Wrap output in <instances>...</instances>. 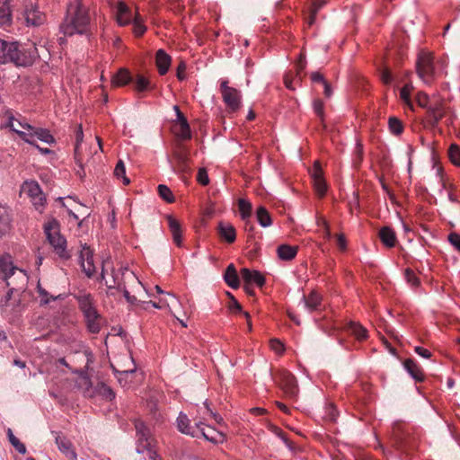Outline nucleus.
Wrapping results in <instances>:
<instances>
[{
  "instance_id": "f257e3e1",
  "label": "nucleus",
  "mask_w": 460,
  "mask_h": 460,
  "mask_svg": "<svg viewBox=\"0 0 460 460\" xmlns=\"http://www.w3.org/2000/svg\"><path fill=\"white\" fill-rule=\"evenodd\" d=\"M90 22L88 10L83 4L82 0H73L67 4L66 15L60 25V31L66 36L88 35Z\"/></svg>"
},
{
  "instance_id": "f03ea898",
  "label": "nucleus",
  "mask_w": 460,
  "mask_h": 460,
  "mask_svg": "<svg viewBox=\"0 0 460 460\" xmlns=\"http://www.w3.org/2000/svg\"><path fill=\"white\" fill-rule=\"evenodd\" d=\"M40 58L34 44L23 46L0 39V64L13 63L16 66H30Z\"/></svg>"
},
{
  "instance_id": "7ed1b4c3",
  "label": "nucleus",
  "mask_w": 460,
  "mask_h": 460,
  "mask_svg": "<svg viewBox=\"0 0 460 460\" xmlns=\"http://www.w3.org/2000/svg\"><path fill=\"white\" fill-rule=\"evenodd\" d=\"M0 279L5 281L6 286L25 287L28 276L22 270L13 265L10 256L0 257Z\"/></svg>"
},
{
  "instance_id": "20e7f679",
  "label": "nucleus",
  "mask_w": 460,
  "mask_h": 460,
  "mask_svg": "<svg viewBox=\"0 0 460 460\" xmlns=\"http://www.w3.org/2000/svg\"><path fill=\"white\" fill-rule=\"evenodd\" d=\"M44 232L50 245L55 252L64 260L70 258L69 252L66 251V241L58 231V224L56 220L49 222L44 226Z\"/></svg>"
},
{
  "instance_id": "39448f33",
  "label": "nucleus",
  "mask_w": 460,
  "mask_h": 460,
  "mask_svg": "<svg viewBox=\"0 0 460 460\" xmlns=\"http://www.w3.org/2000/svg\"><path fill=\"white\" fill-rule=\"evenodd\" d=\"M416 71L419 77L425 83L430 84L434 78L435 68L433 57L430 53L420 52L416 61Z\"/></svg>"
},
{
  "instance_id": "423d86ee",
  "label": "nucleus",
  "mask_w": 460,
  "mask_h": 460,
  "mask_svg": "<svg viewBox=\"0 0 460 460\" xmlns=\"http://www.w3.org/2000/svg\"><path fill=\"white\" fill-rule=\"evenodd\" d=\"M220 92L224 102L231 112L237 111L241 107V93L234 87L228 86L227 80L220 82Z\"/></svg>"
},
{
  "instance_id": "0eeeda50",
  "label": "nucleus",
  "mask_w": 460,
  "mask_h": 460,
  "mask_svg": "<svg viewBox=\"0 0 460 460\" xmlns=\"http://www.w3.org/2000/svg\"><path fill=\"white\" fill-rule=\"evenodd\" d=\"M137 454H146L147 450L154 447V438H152L150 429L142 421L135 423Z\"/></svg>"
},
{
  "instance_id": "6e6552de",
  "label": "nucleus",
  "mask_w": 460,
  "mask_h": 460,
  "mask_svg": "<svg viewBox=\"0 0 460 460\" xmlns=\"http://www.w3.org/2000/svg\"><path fill=\"white\" fill-rule=\"evenodd\" d=\"M446 107L444 101L433 100L427 110V119L432 128H436L440 119L445 116Z\"/></svg>"
},
{
  "instance_id": "1a4fd4ad",
  "label": "nucleus",
  "mask_w": 460,
  "mask_h": 460,
  "mask_svg": "<svg viewBox=\"0 0 460 460\" xmlns=\"http://www.w3.org/2000/svg\"><path fill=\"white\" fill-rule=\"evenodd\" d=\"M279 382L285 394L290 398L298 394V386L296 377L288 371L283 370L279 374Z\"/></svg>"
},
{
  "instance_id": "9d476101",
  "label": "nucleus",
  "mask_w": 460,
  "mask_h": 460,
  "mask_svg": "<svg viewBox=\"0 0 460 460\" xmlns=\"http://www.w3.org/2000/svg\"><path fill=\"white\" fill-rule=\"evenodd\" d=\"M314 190L319 197H323L327 191V185L323 178V172L320 162L315 161L313 169L310 171Z\"/></svg>"
},
{
  "instance_id": "9b49d317",
  "label": "nucleus",
  "mask_w": 460,
  "mask_h": 460,
  "mask_svg": "<svg viewBox=\"0 0 460 460\" xmlns=\"http://www.w3.org/2000/svg\"><path fill=\"white\" fill-rule=\"evenodd\" d=\"M199 424L200 423H196L194 426H190L189 418L187 415L181 412L177 418L178 429L181 433L191 436L193 438H198L199 436Z\"/></svg>"
},
{
  "instance_id": "f8f14e48",
  "label": "nucleus",
  "mask_w": 460,
  "mask_h": 460,
  "mask_svg": "<svg viewBox=\"0 0 460 460\" xmlns=\"http://www.w3.org/2000/svg\"><path fill=\"white\" fill-rule=\"evenodd\" d=\"M80 261L84 272L87 277H92L95 272L93 253L89 247H84L80 252Z\"/></svg>"
},
{
  "instance_id": "ddd939ff",
  "label": "nucleus",
  "mask_w": 460,
  "mask_h": 460,
  "mask_svg": "<svg viewBox=\"0 0 460 460\" xmlns=\"http://www.w3.org/2000/svg\"><path fill=\"white\" fill-rule=\"evenodd\" d=\"M240 274L244 283L251 285L255 284L260 288L265 284V278L258 270H251L247 268H243Z\"/></svg>"
},
{
  "instance_id": "4468645a",
  "label": "nucleus",
  "mask_w": 460,
  "mask_h": 460,
  "mask_svg": "<svg viewBox=\"0 0 460 460\" xmlns=\"http://www.w3.org/2000/svg\"><path fill=\"white\" fill-rule=\"evenodd\" d=\"M56 443L58 445V449L66 455V457L71 460H75L77 456L75 451L74 450L72 442L64 436H57Z\"/></svg>"
},
{
  "instance_id": "2eb2a0df",
  "label": "nucleus",
  "mask_w": 460,
  "mask_h": 460,
  "mask_svg": "<svg viewBox=\"0 0 460 460\" xmlns=\"http://www.w3.org/2000/svg\"><path fill=\"white\" fill-rule=\"evenodd\" d=\"M302 300L305 308L309 312L319 311L322 309V296L314 290L311 291L308 296H303Z\"/></svg>"
},
{
  "instance_id": "dca6fc26",
  "label": "nucleus",
  "mask_w": 460,
  "mask_h": 460,
  "mask_svg": "<svg viewBox=\"0 0 460 460\" xmlns=\"http://www.w3.org/2000/svg\"><path fill=\"white\" fill-rule=\"evenodd\" d=\"M171 57L162 49H158L155 54V64L161 75H165L171 66Z\"/></svg>"
},
{
  "instance_id": "f3484780",
  "label": "nucleus",
  "mask_w": 460,
  "mask_h": 460,
  "mask_svg": "<svg viewBox=\"0 0 460 460\" xmlns=\"http://www.w3.org/2000/svg\"><path fill=\"white\" fill-rule=\"evenodd\" d=\"M22 128L30 130L31 135H33L42 142H45L47 144H54L56 142L54 137L50 134L49 130L46 128H34L30 124H25L22 126Z\"/></svg>"
},
{
  "instance_id": "a211bd4d",
  "label": "nucleus",
  "mask_w": 460,
  "mask_h": 460,
  "mask_svg": "<svg viewBox=\"0 0 460 460\" xmlns=\"http://www.w3.org/2000/svg\"><path fill=\"white\" fill-rule=\"evenodd\" d=\"M116 14H117L118 23L120 26H126V25L129 24L134 19V17L131 14L130 9L123 2L118 3Z\"/></svg>"
},
{
  "instance_id": "6ab92c4d",
  "label": "nucleus",
  "mask_w": 460,
  "mask_h": 460,
  "mask_svg": "<svg viewBox=\"0 0 460 460\" xmlns=\"http://www.w3.org/2000/svg\"><path fill=\"white\" fill-rule=\"evenodd\" d=\"M403 367L416 382H422L424 380L422 368L413 359H405L403 362Z\"/></svg>"
},
{
  "instance_id": "aec40b11",
  "label": "nucleus",
  "mask_w": 460,
  "mask_h": 460,
  "mask_svg": "<svg viewBox=\"0 0 460 460\" xmlns=\"http://www.w3.org/2000/svg\"><path fill=\"white\" fill-rule=\"evenodd\" d=\"M11 0H0V25L9 26L12 23Z\"/></svg>"
},
{
  "instance_id": "412c9836",
  "label": "nucleus",
  "mask_w": 460,
  "mask_h": 460,
  "mask_svg": "<svg viewBox=\"0 0 460 460\" xmlns=\"http://www.w3.org/2000/svg\"><path fill=\"white\" fill-rule=\"evenodd\" d=\"M218 234L222 239H224L226 242L232 243L236 239V233L234 227L228 223L220 222L218 224Z\"/></svg>"
},
{
  "instance_id": "4be33fe9",
  "label": "nucleus",
  "mask_w": 460,
  "mask_h": 460,
  "mask_svg": "<svg viewBox=\"0 0 460 460\" xmlns=\"http://www.w3.org/2000/svg\"><path fill=\"white\" fill-rule=\"evenodd\" d=\"M26 22L31 25H40L42 23V16L40 12L31 3L24 11Z\"/></svg>"
},
{
  "instance_id": "5701e85b",
  "label": "nucleus",
  "mask_w": 460,
  "mask_h": 460,
  "mask_svg": "<svg viewBox=\"0 0 460 460\" xmlns=\"http://www.w3.org/2000/svg\"><path fill=\"white\" fill-rule=\"evenodd\" d=\"M166 219L168 221V226L170 231L172 234L173 242L177 246H181L182 243L181 239V227L179 221L174 218L172 215H167Z\"/></svg>"
},
{
  "instance_id": "b1692460",
  "label": "nucleus",
  "mask_w": 460,
  "mask_h": 460,
  "mask_svg": "<svg viewBox=\"0 0 460 460\" xmlns=\"http://www.w3.org/2000/svg\"><path fill=\"white\" fill-rule=\"evenodd\" d=\"M12 227V218L6 207L0 205V239L6 234Z\"/></svg>"
},
{
  "instance_id": "393cba45",
  "label": "nucleus",
  "mask_w": 460,
  "mask_h": 460,
  "mask_svg": "<svg viewBox=\"0 0 460 460\" xmlns=\"http://www.w3.org/2000/svg\"><path fill=\"white\" fill-rule=\"evenodd\" d=\"M224 280L232 288H238L240 286V279L236 269L233 263L229 264L224 273Z\"/></svg>"
},
{
  "instance_id": "a878e982",
  "label": "nucleus",
  "mask_w": 460,
  "mask_h": 460,
  "mask_svg": "<svg viewBox=\"0 0 460 460\" xmlns=\"http://www.w3.org/2000/svg\"><path fill=\"white\" fill-rule=\"evenodd\" d=\"M379 238L383 244L388 248L394 247L397 241L395 232L389 226L380 229Z\"/></svg>"
},
{
  "instance_id": "bb28decb",
  "label": "nucleus",
  "mask_w": 460,
  "mask_h": 460,
  "mask_svg": "<svg viewBox=\"0 0 460 460\" xmlns=\"http://www.w3.org/2000/svg\"><path fill=\"white\" fill-rule=\"evenodd\" d=\"M175 159L174 171L178 172H188L190 171L188 155L184 151H177L173 154Z\"/></svg>"
},
{
  "instance_id": "cd10ccee",
  "label": "nucleus",
  "mask_w": 460,
  "mask_h": 460,
  "mask_svg": "<svg viewBox=\"0 0 460 460\" xmlns=\"http://www.w3.org/2000/svg\"><path fill=\"white\" fill-rule=\"evenodd\" d=\"M199 435H201L205 439L215 444L223 443L225 441V435L222 432H219L210 427L208 430H205L201 428V423L199 424Z\"/></svg>"
},
{
  "instance_id": "c85d7f7f",
  "label": "nucleus",
  "mask_w": 460,
  "mask_h": 460,
  "mask_svg": "<svg viewBox=\"0 0 460 460\" xmlns=\"http://www.w3.org/2000/svg\"><path fill=\"white\" fill-rule=\"evenodd\" d=\"M172 131L174 135L180 139L187 140L190 139L191 137L190 127L188 120H184L181 123H174Z\"/></svg>"
},
{
  "instance_id": "c756f323",
  "label": "nucleus",
  "mask_w": 460,
  "mask_h": 460,
  "mask_svg": "<svg viewBox=\"0 0 460 460\" xmlns=\"http://www.w3.org/2000/svg\"><path fill=\"white\" fill-rule=\"evenodd\" d=\"M78 386L84 390V395L86 397H93L94 391L93 390L92 381L85 371L79 372Z\"/></svg>"
},
{
  "instance_id": "7c9ffc66",
  "label": "nucleus",
  "mask_w": 460,
  "mask_h": 460,
  "mask_svg": "<svg viewBox=\"0 0 460 460\" xmlns=\"http://www.w3.org/2000/svg\"><path fill=\"white\" fill-rule=\"evenodd\" d=\"M133 368L117 370L114 368L117 379L121 386L127 387L130 384L129 376L136 372V366L132 358H130Z\"/></svg>"
},
{
  "instance_id": "2f4dec72",
  "label": "nucleus",
  "mask_w": 460,
  "mask_h": 460,
  "mask_svg": "<svg viewBox=\"0 0 460 460\" xmlns=\"http://www.w3.org/2000/svg\"><path fill=\"white\" fill-rule=\"evenodd\" d=\"M391 438L394 443V446H396L398 448L406 445V434L402 430L401 424H394L393 426Z\"/></svg>"
},
{
  "instance_id": "473e14b6",
  "label": "nucleus",
  "mask_w": 460,
  "mask_h": 460,
  "mask_svg": "<svg viewBox=\"0 0 460 460\" xmlns=\"http://www.w3.org/2000/svg\"><path fill=\"white\" fill-rule=\"evenodd\" d=\"M278 256L283 261H291L297 253V247L288 244H281L277 249Z\"/></svg>"
},
{
  "instance_id": "72a5a7b5",
  "label": "nucleus",
  "mask_w": 460,
  "mask_h": 460,
  "mask_svg": "<svg viewBox=\"0 0 460 460\" xmlns=\"http://www.w3.org/2000/svg\"><path fill=\"white\" fill-rule=\"evenodd\" d=\"M79 308L83 312L84 315L91 314L92 312L95 311V307L93 305V300L90 295H83L77 296Z\"/></svg>"
},
{
  "instance_id": "f704fd0d",
  "label": "nucleus",
  "mask_w": 460,
  "mask_h": 460,
  "mask_svg": "<svg viewBox=\"0 0 460 460\" xmlns=\"http://www.w3.org/2000/svg\"><path fill=\"white\" fill-rule=\"evenodd\" d=\"M131 80L132 77L129 72L125 68H121L116 75H113L111 83L116 86H123L131 82Z\"/></svg>"
},
{
  "instance_id": "c9c22d12",
  "label": "nucleus",
  "mask_w": 460,
  "mask_h": 460,
  "mask_svg": "<svg viewBox=\"0 0 460 460\" xmlns=\"http://www.w3.org/2000/svg\"><path fill=\"white\" fill-rule=\"evenodd\" d=\"M84 318L86 321L87 328L91 332L97 333L100 332V330H101V324L99 323L100 315L96 310L92 312L91 315H90V314H86L84 316Z\"/></svg>"
},
{
  "instance_id": "e433bc0d",
  "label": "nucleus",
  "mask_w": 460,
  "mask_h": 460,
  "mask_svg": "<svg viewBox=\"0 0 460 460\" xmlns=\"http://www.w3.org/2000/svg\"><path fill=\"white\" fill-rule=\"evenodd\" d=\"M347 330L359 341H362L367 337V329L358 323L349 322L347 324Z\"/></svg>"
},
{
  "instance_id": "4c0bfd02",
  "label": "nucleus",
  "mask_w": 460,
  "mask_h": 460,
  "mask_svg": "<svg viewBox=\"0 0 460 460\" xmlns=\"http://www.w3.org/2000/svg\"><path fill=\"white\" fill-rule=\"evenodd\" d=\"M256 218L260 226L262 227H268L272 224V218L269 211L262 206L257 208Z\"/></svg>"
},
{
  "instance_id": "58836bf2",
  "label": "nucleus",
  "mask_w": 460,
  "mask_h": 460,
  "mask_svg": "<svg viewBox=\"0 0 460 460\" xmlns=\"http://www.w3.org/2000/svg\"><path fill=\"white\" fill-rule=\"evenodd\" d=\"M238 208H239L241 218L243 219V221H247V223H248L249 218H251V215H252L251 202L244 199H240L238 200Z\"/></svg>"
},
{
  "instance_id": "ea45409f",
  "label": "nucleus",
  "mask_w": 460,
  "mask_h": 460,
  "mask_svg": "<svg viewBox=\"0 0 460 460\" xmlns=\"http://www.w3.org/2000/svg\"><path fill=\"white\" fill-rule=\"evenodd\" d=\"M23 190L28 194L31 199L42 193V190L37 181H26Z\"/></svg>"
},
{
  "instance_id": "a19ab883",
  "label": "nucleus",
  "mask_w": 460,
  "mask_h": 460,
  "mask_svg": "<svg viewBox=\"0 0 460 460\" xmlns=\"http://www.w3.org/2000/svg\"><path fill=\"white\" fill-rule=\"evenodd\" d=\"M9 127L10 128L15 132L16 134L19 135V137L23 140L25 141L26 143L35 146V145L37 144L33 139H32V137H34L33 135H31V132L30 133H26L24 131H22V129L20 128H17L14 122L13 121H10L9 122Z\"/></svg>"
},
{
  "instance_id": "79ce46f5",
  "label": "nucleus",
  "mask_w": 460,
  "mask_h": 460,
  "mask_svg": "<svg viewBox=\"0 0 460 460\" xmlns=\"http://www.w3.org/2000/svg\"><path fill=\"white\" fill-rule=\"evenodd\" d=\"M325 4L324 0H314L309 9L308 24L312 25L314 22L316 13Z\"/></svg>"
},
{
  "instance_id": "37998d69",
  "label": "nucleus",
  "mask_w": 460,
  "mask_h": 460,
  "mask_svg": "<svg viewBox=\"0 0 460 460\" xmlns=\"http://www.w3.org/2000/svg\"><path fill=\"white\" fill-rule=\"evenodd\" d=\"M114 175L118 179H122L125 185L130 183V180L126 176V168L122 160H119L114 169Z\"/></svg>"
},
{
  "instance_id": "c03bdc74",
  "label": "nucleus",
  "mask_w": 460,
  "mask_h": 460,
  "mask_svg": "<svg viewBox=\"0 0 460 460\" xmlns=\"http://www.w3.org/2000/svg\"><path fill=\"white\" fill-rule=\"evenodd\" d=\"M388 127L391 131L395 136H399L402 133L403 126L402 121L395 118V117H390L388 119Z\"/></svg>"
},
{
  "instance_id": "a18cd8bd",
  "label": "nucleus",
  "mask_w": 460,
  "mask_h": 460,
  "mask_svg": "<svg viewBox=\"0 0 460 460\" xmlns=\"http://www.w3.org/2000/svg\"><path fill=\"white\" fill-rule=\"evenodd\" d=\"M7 437L12 446L20 453H26V447L13 433L11 429H7Z\"/></svg>"
},
{
  "instance_id": "49530a36",
  "label": "nucleus",
  "mask_w": 460,
  "mask_h": 460,
  "mask_svg": "<svg viewBox=\"0 0 460 460\" xmlns=\"http://www.w3.org/2000/svg\"><path fill=\"white\" fill-rule=\"evenodd\" d=\"M133 31L136 36H142L146 31V27L143 24V19L138 14L136 13L133 19Z\"/></svg>"
},
{
  "instance_id": "de8ad7c7",
  "label": "nucleus",
  "mask_w": 460,
  "mask_h": 460,
  "mask_svg": "<svg viewBox=\"0 0 460 460\" xmlns=\"http://www.w3.org/2000/svg\"><path fill=\"white\" fill-rule=\"evenodd\" d=\"M158 193L161 199H163L167 203H172L174 201V196L172 190L164 184H160L157 187Z\"/></svg>"
},
{
  "instance_id": "09e8293b",
  "label": "nucleus",
  "mask_w": 460,
  "mask_h": 460,
  "mask_svg": "<svg viewBox=\"0 0 460 460\" xmlns=\"http://www.w3.org/2000/svg\"><path fill=\"white\" fill-rule=\"evenodd\" d=\"M96 389L107 400L111 401L115 398V393L113 390L103 383H99Z\"/></svg>"
},
{
  "instance_id": "8fccbe9b",
  "label": "nucleus",
  "mask_w": 460,
  "mask_h": 460,
  "mask_svg": "<svg viewBox=\"0 0 460 460\" xmlns=\"http://www.w3.org/2000/svg\"><path fill=\"white\" fill-rule=\"evenodd\" d=\"M448 155L452 164L460 166V147L456 145H451L448 150Z\"/></svg>"
},
{
  "instance_id": "3c124183",
  "label": "nucleus",
  "mask_w": 460,
  "mask_h": 460,
  "mask_svg": "<svg viewBox=\"0 0 460 460\" xmlns=\"http://www.w3.org/2000/svg\"><path fill=\"white\" fill-rule=\"evenodd\" d=\"M413 89L412 85L411 84H405L400 92V97L403 101L405 104H407L409 107H411V91Z\"/></svg>"
},
{
  "instance_id": "603ef678",
  "label": "nucleus",
  "mask_w": 460,
  "mask_h": 460,
  "mask_svg": "<svg viewBox=\"0 0 460 460\" xmlns=\"http://www.w3.org/2000/svg\"><path fill=\"white\" fill-rule=\"evenodd\" d=\"M37 291L40 297L41 305H47L50 301H55L58 299V296H49V293L43 288H41L40 284H38V286H37Z\"/></svg>"
},
{
  "instance_id": "864d4df0",
  "label": "nucleus",
  "mask_w": 460,
  "mask_h": 460,
  "mask_svg": "<svg viewBox=\"0 0 460 460\" xmlns=\"http://www.w3.org/2000/svg\"><path fill=\"white\" fill-rule=\"evenodd\" d=\"M313 108H314V111L316 113V115L319 117L321 123L323 124V127H325V125L323 124V121H324L323 102L320 99L314 100V103H313Z\"/></svg>"
},
{
  "instance_id": "5fc2aeb1",
  "label": "nucleus",
  "mask_w": 460,
  "mask_h": 460,
  "mask_svg": "<svg viewBox=\"0 0 460 460\" xmlns=\"http://www.w3.org/2000/svg\"><path fill=\"white\" fill-rule=\"evenodd\" d=\"M404 275H405V279H406L408 284H410L412 288H417L420 286V280L415 275V273L412 270H411L409 268L406 269Z\"/></svg>"
},
{
  "instance_id": "6e6d98bb",
  "label": "nucleus",
  "mask_w": 460,
  "mask_h": 460,
  "mask_svg": "<svg viewBox=\"0 0 460 460\" xmlns=\"http://www.w3.org/2000/svg\"><path fill=\"white\" fill-rule=\"evenodd\" d=\"M149 80L141 75H138L136 79V90L137 92H144L149 87Z\"/></svg>"
},
{
  "instance_id": "4d7b16f0",
  "label": "nucleus",
  "mask_w": 460,
  "mask_h": 460,
  "mask_svg": "<svg viewBox=\"0 0 460 460\" xmlns=\"http://www.w3.org/2000/svg\"><path fill=\"white\" fill-rule=\"evenodd\" d=\"M33 206L35 207V208L39 211H41L42 208H44V205H45V202H46V198L42 193H40V195L34 197L33 199H31Z\"/></svg>"
},
{
  "instance_id": "13d9d810",
  "label": "nucleus",
  "mask_w": 460,
  "mask_h": 460,
  "mask_svg": "<svg viewBox=\"0 0 460 460\" xmlns=\"http://www.w3.org/2000/svg\"><path fill=\"white\" fill-rule=\"evenodd\" d=\"M9 287H10V289L6 293L5 296L3 299H1V301H0V306H2V307L7 305L9 300L12 297L13 290L23 289L25 288V287H22L21 284H19V287H14V286H9Z\"/></svg>"
},
{
  "instance_id": "bf43d9fd",
  "label": "nucleus",
  "mask_w": 460,
  "mask_h": 460,
  "mask_svg": "<svg viewBox=\"0 0 460 460\" xmlns=\"http://www.w3.org/2000/svg\"><path fill=\"white\" fill-rule=\"evenodd\" d=\"M197 181L203 186H206L209 183L208 172L205 168H199L197 175Z\"/></svg>"
},
{
  "instance_id": "052dcab7",
  "label": "nucleus",
  "mask_w": 460,
  "mask_h": 460,
  "mask_svg": "<svg viewBox=\"0 0 460 460\" xmlns=\"http://www.w3.org/2000/svg\"><path fill=\"white\" fill-rule=\"evenodd\" d=\"M416 100H417L418 104L420 107L425 108L427 110H428L429 103L432 102V101H429V96L425 93H419L417 94Z\"/></svg>"
},
{
  "instance_id": "680f3d73",
  "label": "nucleus",
  "mask_w": 460,
  "mask_h": 460,
  "mask_svg": "<svg viewBox=\"0 0 460 460\" xmlns=\"http://www.w3.org/2000/svg\"><path fill=\"white\" fill-rule=\"evenodd\" d=\"M448 242L460 252V234L457 233H451L448 234Z\"/></svg>"
},
{
  "instance_id": "e2e57ef3",
  "label": "nucleus",
  "mask_w": 460,
  "mask_h": 460,
  "mask_svg": "<svg viewBox=\"0 0 460 460\" xmlns=\"http://www.w3.org/2000/svg\"><path fill=\"white\" fill-rule=\"evenodd\" d=\"M227 295L230 298V302H229V309L230 310H234L235 312L237 313H241L242 312V305H240V303L234 298V296L227 292Z\"/></svg>"
},
{
  "instance_id": "0e129e2a",
  "label": "nucleus",
  "mask_w": 460,
  "mask_h": 460,
  "mask_svg": "<svg viewBox=\"0 0 460 460\" xmlns=\"http://www.w3.org/2000/svg\"><path fill=\"white\" fill-rule=\"evenodd\" d=\"M83 139H84L83 127L81 124H79V125H77V128L75 130V152L78 150L79 145L83 142Z\"/></svg>"
},
{
  "instance_id": "69168bd1",
  "label": "nucleus",
  "mask_w": 460,
  "mask_h": 460,
  "mask_svg": "<svg viewBox=\"0 0 460 460\" xmlns=\"http://www.w3.org/2000/svg\"><path fill=\"white\" fill-rule=\"evenodd\" d=\"M270 342V348L278 354H281L284 351V345L279 340L271 339Z\"/></svg>"
},
{
  "instance_id": "338daca9",
  "label": "nucleus",
  "mask_w": 460,
  "mask_h": 460,
  "mask_svg": "<svg viewBox=\"0 0 460 460\" xmlns=\"http://www.w3.org/2000/svg\"><path fill=\"white\" fill-rule=\"evenodd\" d=\"M186 64L184 61H181L177 67L176 76L180 81H183L186 78L185 75Z\"/></svg>"
},
{
  "instance_id": "774afa93",
  "label": "nucleus",
  "mask_w": 460,
  "mask_h": 460,
  "mask_svg": "<svg viewBox=\"0 0 460 460\" xmlns=\"http://www.w3.org/2000/svg\"><path fill=\"white\" fill-rule=\"evenodd\" d=\"M381 80L385 84H390L393 82V75L388 69L381 72Z\"/></svg>"
}]
</instances>
